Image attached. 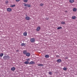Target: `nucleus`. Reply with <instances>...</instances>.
Masks as SVG:
<instances>
[{"label":"nucleus","mask_w":77,"mask_h":77,"mask_svg":"<svg viewBox=\"0 0 77 77\" xmlns=\"http://www.w3.org/2000/svg\"><path fill=\"white\" fill-rule=\"evenodd\" d=\"M10 58V57H9V56L5 55L3 57V59H4V60H6L7 59H9Z\"/></svg>","instance_id":"nucleus-1"},{"label":"nucleus","mask_w":77,"mask_h":77,"mask_svg":"<svg viewBox=\"0 0 77 77\" xmlns=\"http://www.w3.org/2000/svg\"><path fill=\"white\" fill-rule=\"evenodd\" d=\"M24 6H26L27 7H28L29 8H30L31 7V5H30V4H26L25 3H24Z\"/></svg>","instance_id":"nucleus-2"},{"label":"nucleus","mask_w":77,"mask_h":77,"mask_svg":"<svg viewBox=\"0 0 77 77\" xmlns=\"http://www.w3.org/2000/svg\"><path fill=\"white\" fill-rule=\"evenodd\" d=\"M25 19L27 21H29V20H30V17H29L26 16L25 17Z\"/></svg>","instance_id":"nucleus-3"},{"label":"nucleus","mask_w":77,"mask_h":77,"mask_svg":"<svg viewBox=\"0 0 77 77\" xmlns=\"http://www.w3.org/2000/svg\"><path fill=\"white\" fill-rule=\"evenodd\" d=\"M31 42H34L35 41V39L34 38H32L30 40Z\"/></svg>","instance_id":"nucleus-4"},{"label":"nucleus","mask_w":77,"mask_h":77,"mask_svg":"<svg viewBox=\"0 0 77 77\" xmlns=\"http://www.w3.org/2000/svg\"><path fill=\"white\" fill-rule=\"evenodd\" d=\"M35 62L31 61L29 63V65H33V64H35Z\"/></svg>","instance_id":"nucleus-5"},{"label":"nucleus","mask_w":77,"mask_h":77,"mask_svg":"<svg viewBox=\"0 0 77 77\" xmlns=\"http://www.w3.org/2000/svg\"><path fill=\"white\" fill-rule=\"evenodd\" d=\"M7 10L8 12H11L12 11V9L10 8H8Z\"/></svg>","instance_id":"nucleus-6"},{"label":"nucleus","mask_w":77,"mask_h":77,"mask_svg":"<svg viewBox=\"0 0 77 77\" xmlns=\"http://www.w3.org/2000/svg\"><path fill=\"white\" fill-rule=\"evenodd\" d=\"M41 29V27L40 26H38L37 27L36 29V31H39V30Z\"/></svg>","instance_id":"nucleus-7"},{"label":"nucleus","mask_w":77,"mask_h":77,"mask_svg":"<svg viewBox=\"0 0 77 77\" xmlns=\"http://www.w3.org/2000/svg\"><path fill=\"white\" fill-rule=\"evenodd\" d=\"M57 63H60L62 62V60L60 59H58L57 60Z\"/></svg>","instance_id":"nucleus-8"},{"label":"nucleus","mask_w":77,"mask_h":77,"mask_svg":"<svg viewBox=\"0 0 77 77\" xmlns=\"http://www.w3.org/2000/svg\"><path fill=\"white\" fill-rule=\"evenodd\" d=\"M26 56H30V54L29 53L27 52L26 53Z\"/></svg>","instance_id":"nucleus-9"},{"label":"nucleus","mask_w":77,"mask_h":77,"mask_svg":"<svg viewBox=\"0 0 77 77\" xmlns=\"http://www.w3.org/2000/svg\"><path fill=\"white\" fill-rule=\"evenodd\" d=\"M69 2L70 3H74V0H69Z\"/></svg>","instance_id":"nucleus-10"},{"label":"nucleus","mask_w":77,"mask_h":77,"mask_svg":"<svg viewBox=\"0 0 77 77\" xmlns=\"http://www.w3.org/2000/svg\"><path fill=\"white\" fill-rule=\"evenodd\" d=\"M45 57L46 58H48L50 57V56L48 54H46L45 55Z\"/></svg>","instance_id":"nucleus-11"},{"label":"nucleus","mask_w":77,"mask_h":77,"mask_svg":"<svg viewBox=\"0 0 77 77\" xmlns=\"http://www.w3.org/2000/svg\"><path fill=\"white\" fill-rule=\"evenodd\" d=\"M23 53L24 54H26L27 53V51H26V50H24L23 51Z\"/></svg>","instance_id":"nucleus-12"},{"label":"nucleus","mask_w":77,"mask_h":77,"mask_svg":"<svg viewBox=\"0 0 77 77\" xmlns=\"http://www.w3.org/2000/svg\"><path fill=\"white\" fill-rule=\"evenodd\" d=\"M23 36H27V33L26 32H24L23 33Z\"/></svg>","instance_id":"nucleus-13"},{"label":"nucleus","mask_w":77,"mask_h":77,"mask_svg":"<svg viewBox=\"0 0 77 77\" xmlns=\"http://www.w3.org/2000/svg\"><path fill=\"white\" fill-rule=\"evenodd\" d=\"M72 19H73V20H74L76 18V17L75 16H72Z\"/></svg>","instance_id":"nucleus-14"},{"label":"nucleus","mask_w":77,"mask_h":77,"mask_svg":"<svg viewBox=\"0 0 77 77\" xmlns=\"http://www.w3.org/2000/svg\"><path fill=\"white\" fill-rule=\"evenodd\" d=\"M29 61H26L24 62L25 64H29Z\"/></svg>","instance_id":"nucleus-15"},{"label":"nucleus","mask_w":77,"mask_h":77,"mask_svg":"<svg viewBox=\"0 0 77 77\" xmlns=\"http://www.w3.org/2000/svg\"><path fill=\"white\" fill-rule=\"evenodd\" d=\"M21 46H24V47H25L26 46V45L24 43H22L21 44Z\"/></svg>","instance_id":"nucleus-16"},{"label":"nucleus","mask_w":77,"mask_h":77,"mask_svg":"<svg viewBox=\"0 0 77 77\" xmlns=\"http://www.w3.org/2000/svg\"><path fill=\"white\" fill-rule=\"evenodd\" d=\"M11 69L12 71H14V70L15 69V68L12 67Z\"/></svg>","instance_id":"nucleus-17"},{"label":"nucleus","mask_w":77,"mask_h":77,"mask_svg":"<svg viewBox=\"0 0 77 77\" xmlns=\"http://www.w3.org/2000/svg\"><path fill=\"white\" fill-rule=\"evenodd\" d=\"M37 65L38 66H44L42 64H38Z\"/></svg>","instance_id":"nucleus-18"},{"label":"nucleus","mask_w":77,"mask_h":77,"mask_svg":"<svg viewBox=\"0 0 77 77\" xmlns=\"http://www.w3.org/2000/svg\"><path fill=\"white\" fill-rule=\"evenodd\" d=\"M73 11L74 12H75V11H77V8H73Z\"/></svg>","instance_id":"nucleus-19"},{"label":"nucleus","mask_w":77,"mask_h":77,"mask_svg":"<svg viewBox=\"0 0 77 77\" xmlns=\"http://www.w3.org/2000/svg\"><path fill=\"white\" fill-rule=\"evenodd\" d=\"M61 23L62 24H65V22L62 21Z\"/></svg>","instance_id":"nucleus-20"},{"label":"nucleus","mask_w":77,"mask_h":77,"mask_svg":"<svg viewBox=\"0 0 77 77\" xmlns=\"http://www.w3.org/2000/svg\"><path fill=\"white\" fill-rule=\"evenodd\" d=\"M3 53H1L0 54V57H2L3 56Z\"/></svg>","instance_id":"nucleus-21"},{"label":"nucleus","mask_w":77,"mask_h":77,"mask_svg":"<svg viewBox=\"0 0 77 77\" xmlns=\"http://www.w3.org/2000/svg\"><path fill=\"white\" fill-rule=\"evenodd\" d=\"M66 69H67V68H66V67H64L63 68V70L64 71H66Z\"/></svg>","instance_id":"nucleus-22"},{"label":"nucleus","mask_w":77,"mask_h":77,"mask_svg":"<svg viewBox=\"0 0 77 77\" xmlns=\"http://www.w3.org/2000/svg\"><path fill=\"white\" fill-rule=\"evenodd\" d=\"M44 4L42 3H41L40 5L41 6H43V5H44Z\"/></svg>","instance_id":"nucleus-23"},{"label":"nucleus","mask_w":77,"mask_h":77,"mask_svg":"<svg viewBox=\"0 0 77 77\" xmlns=\"http://www.w3.org/2000/svg\"><path fill=\"white\" fill-rule=\"evenodd\" d=\"M62 29V27H59L57 28V29L58 30H59V29Z\"/></svg>","instance_id":"nucleus-24"},{"label":"nucleus","mask_w":77,"mask_h":77,"mask_svg":"<svg viewBox=\"0 0 77 77\" xmlns=\"http://www.w3.org/2000/svg\"><path fill=\"white\" fill-rule=\"evenodd\" d=\"M27 0H24L23 2H25V3H26L27 2Z\"/></svg>","instance_id":"nucleus-25"},{"label":"nucleus","mask_w":77,"mask_h":77,"mask_svg":"<svg viewBox=\"0 0 77 77\" xmlns=\"http://www.w3.org/2000/svg\"><path fill=\"white\" fill-rule=\"evenodd\" d=\"M49 74L50 75H51L52 74V72H49Z\"/></svg>","instance_id":"nucleus-26"},{"label":"nucleus","mask_w":77,"mask_h":77,"mask_svg":"<svg viewBox=\"0 0 77 77\" xmlns=\"http://www.w3.org/2000/svg\"><path fill=\"white\" fill-rule=\"evenodd\" d=\"M8 3H9V2L8 1H7L6 2V4H8Z\"/></svg>","instance_id":"nucleus-27"},{"label":"nucleus","mask_w":77,"mask_h":77,"mask_svg":"<svg viewBox=\"0 0 77 77\" xmlns=\"http://www.w3.org/2000/svg\"><path fill=\"white\" fill-rule=\"evenodd\" d=\"M11 7H14L15 6V5H11Z\"/></svg>","instance_id":"nucleus-28"},{"label":"nucleus","mask_w":77,"mask_h":77,"mask_svg":"<svg viewBox=\"0 0 77 77\" xmlns=\"http://www.w3.org/2000/svg\"><path fill=\"white\" fill-rule=\"evenodd\" d=\"M16 52H18L19 51V50H18V49H17L16 50Z\"/></svg>","instance_id":"nucleus-29"},{"label":"nucleus","mask_w":77,"mask_h":77,"mask_svg":"<svg viewBox=\"0 0 77 77\" xmlns=\"http://www.w3.org/2000/svg\"><path fill=\"white\" fill-rule=\"evenodd\" d=\"M30 59L29 58H28L27 59H26V60H27V61H29V60Z\"/></svg>","instance_id":"nucleus-30"},{"label":"nucleus","mask_w":77,"mask_h":77,"mask_svg":"<svg viewBox=\"0 0 77 77\" xmlns=\"http://www.w3.org/2000/svg\"><path fill=\"white\" fill-rule=\"evenodd\" d=\"M20 0H16V2H19V1H20Z\"/></svg>","instance_id":"nucleus-31"},{"label":"nucleus","mask_w":77,"mask_h":77,"mask_svg":"<svg viewBox=\"0 0 77 77\" xmlns=\"http://www.w3.org/2000/svg\"><path fill=\"white\" fill-rule=\"evenodd\" d=\"M46 20H48V18H46Z\"/></svg>","instance_id":"nucleus-32"},{"label":"nucleus","mask_w":77,"mask_h":77,"mask_svg":"<svg viewBox=\"0 0 77 77\" xmlns=\"http://www.w3.org/2000/svg\"><path fill=\"white\" fill-rule=\"evenodd\" d=\"M59 55H57V57H59Z\"/></svg>","instance_id":"nucleus-33"},{"label":"nucleus","mask_w":77,"mask_h":77,"mask_svg":"<svg viewBox=\"0 0 77 77\" xmlns=\"http://www.w3.org/2000/svg\"><path fill=\"white\" fill-rule=\"evenodd\" d=\"M66 59H68V57H66Z\"/></svg>","instance_id":"nucleus-34"}]
</instances>
